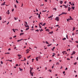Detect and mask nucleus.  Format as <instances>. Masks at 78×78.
Instances as JSON below:
<instances>
[{
    "instance_id": "obj_1",
    "label": "nucleus",
    "mask_w": 78,
    "mask_h": 78,
    "mask_svg": "<svg viewBox=\"0 0 78 78\" xmlns=\"http://www.w3.org/2000/svg\"><path fill=\"white\" fill-rule=\"evenodd\" d=\"M76 53V52H75L74 51H73V53L71 54V55H75V54Z\"/></svg>"
},
{
    "instance_id": "obj_2",
    "label": "nucleus",
    "mask_w": 78,
    "mask_h": 78,
    "mask_svg": "<svg viewBox=\"0 0 78 78\" xmlns=\"http://www.w3.org/2000/svg\"><path fill=\"white\" fill-rule=\"evenodd\" d=\"M30 73L31 76H33V72H31V71H30Z\"/></svg>"
},
{
    "instance_id": "obj_3",
    "label": "nucleus",
    "mask_w": 78,
    "mask_h": 78,
    "mask_svg": "<svg viewBox=\"0 0 78 78\" xmlns=\"http://www.w3.org/2000/svg\"><path fill=\"white\" fill-rule=\"evenodd\" d=\"M55 20H57V21H58L59 20V17H57L55 18Z\"/></svg>"
},
{
    "instance_id": "obj_4",
    "label": "nucleus",
    "mask_w": 78,
    "mask_h": 78,
    "mask_svg": "<svg viewBox=\"0 0 78 78\" xmlns=\"http://www.w3.org/2000/svg\"><path fill=\"white\" fill-rule=\"evenodd\" d=\"M71 9V8H70V7H68V11H70Z\"/></svg>"
},
{
    "instance_id": "obj_5",
    "label": "nucleus",
    "mask_w": 78,
    "mask_h": 78,
    "mask_svg": "<svg viewBox=\"0 0 78 78\" xmlns=\"http://www.w3.org/2000/svg\"><path fill=\"white\" fill-rule=\"evenodd\" d=\"M38 58L39 59H41V55H39L38 57Z\"/></svg>"
},
{
    "instance_id": "obj_6",
    "label": "nucleus",
    "mask_w": 78,
    "mask_h": 78,
    "mask_svg": "<svg viewBox=\"0 0 78 78\" xmlns=\"http://www.w3.org/2000/svg\"><path fill=\"white\" fill-rule=\"evenodd\" d=\"M36 59L37 61H38V57H37L36 58Z\"/></svg>"
},
{
    "instance_id": "obj_7",
    "label": "nucleus",
    "mask_w": 78,
    "mask_h": 78,
    "mask_svg": "<svg viewBox=\"0 0 78 78\" xmlns=\"http://www.w3.org/2000/svg\"><path fill=\"white\" fill-rule=\"evenodd\" d=\"M67 14V13H66V12H62V14Z\"/></svg>"
},
{
    "instance_id": "obj_8",
    "label": "nucleus",
    "mask_w": 78,
    "mask_h": 78,
    "mask_svg": "<svg viewBox=\"0 0 78 78\" xmlns=\"http://www.w3.org/2000/svg\"><path fill=\"white\" fill-rule=\"evenodd\" d=\"M25 27H28V28H29V25H27V26H26V25L25 24Z\"/></svg>"
},
{
    "instance_id": "obj_9",
    "label": "nucleus",
    "mask_w": 78,
    "mask_h": 78,
    "mask_svg": "<svg viewBox=\"0 0 78 78\" xmlns=\"http://www.w3.org/2000/svg\"><path fill=\"white\" fill-rule=\"evenodd\" d=\"M5 5V2H4V3H3L2 4V5Z\"/></svg>"
},
{
    "instance_id": "obj_10",
    "label": "nucleus",
    "mask_w": 78,
    "mask_h": 78,
    "mask_svg": "<svg viewBox=\"0 0 78 78\" xmlns=\"http://www.w3.org/2000/svg\"><path fill=\"white\" fill-rule=\"evenodd\" d=\"M23 34H24V33H21L20 34V36H22V35H23Z\"/></svg>"
},
{
    "instance_id": "obj_11",
    "label": "nucleus",
    "mask_w": 78,
    "mask_h": 78,
    "mask_svg": "<svg viewBox=\"0 0 78 78\" xmlns=\"http://www.w3.org/2000/svg\"><path fill=\"white\" fill-rule=\"evenodd\" d=\"M53 31H51L49 33V34H53Z\"/></svg>"
},
{
    "instance_id": "obj_12",
    "label": "nucleus",
    "mask_w": 78,
    "mask_h": 78,
    "mask_svg": "<svg viewBox=\"0 0 78 78\" xmlns=\"http://www.w3.org/2000/svg\"><path fill=\"white\" fill-rule=\"evenodd\" d=\"M33 68H30V72H31V71H32V70H33Z\"/></svg>"
},
{
    "instance_id": "obj_13",
    "label": "nucleus",
    "mask_w": 78,
    "mask_h": 78,
    "mask_svg": "<svg viewBox=\"0 0 78 78\" xmlns=\"http://www.w3.org/2000/svg\"><path fill=\"white\" fill-rule=\"evenodd\" d=\"M53 15H52V16H49V17H48V19H50V18H51V17H53Z\"/></svg>"
},
{
    "instance_id": "obj_14",
    "label": "nucleus",
    "mask_w": 78,
    "mask_h": 78,
    "mask_svg": "<svg viewBox=\"0 0 78 78\" xmlns=\"http://www.w3.org/2000/svg\"><path fill=\"white\" fill-rule=\"evenodd\" d=\"M7 12H8L7 13L8 14H10V12H9V10H8V11H7Z\"/></svg>"
},
{
    "instance_id": "obj_15",
    "label": "nucleus",
    "mask_w": 78,
    "mask_h": 78,
    "mask_svg": "<svg viewBox=\"0 0 78 78\" xmlns=\"http://www.w3.org/2000/svg\"><path fill=\"white\" fill-rule=\"evenodd\" d=\"M14 19L15 20H17V19H18V18H16V17H14Z\"/></svg>"
},
{
    "instance_id": "obj_16",
    "label": "nucleus",
    "mask_w": 78,
    "mask_h": 78,
    "mask_svg": "<svg viewBox=\"0 0 78 78\" xmlns=\"http://www.w3.org/2000/svg\"><path fill=\"white\" fill-rule=\"evenodd\" d=\"M60 3L61 4H62V3H63V2L62 1H60Z\"/></svg>"
},
{
    "instance_id": "obj_17",
    "label": "nucleus",
    "mask_w": 78,
    "mask_h": 78,
    "mask_svg": "<svg viewBox=\"0 0 78 78\" xmlns=\"http://www.w3.org/2000/svg\"><path fill=\"white\" fill-rule=\"evenodd\" d=\"M72 9H73V10H74V9H75V7L72 6Z\"/></svg>"
},
{
    "instance_id": "obj_18",
    "label": "nucleus",
    "mask_w": 78,
    "mask_h": 78,
    "mask_svg": "<svg viewBox=\"0 0 78 78\" xmlns=\"http://www.w3.org/2000/svg\"><path fill=\"white\" fill-rule=\"evenodd\" d=\"M17 56H19V57H20L22 56L20 55H19V54Z\"/></svg>"
},
{
    "instance_id": "obj_19",
    "label": "nucleus",
    "mask_w": 78,
    "mask_h": 78,
    "mask_svg": "<svg viewBox=\"0 0 78 78\" xmlns=\"http://www.w3.org/2000/svg\"><path fill=\"white\" fill-rule=\"evenodd\" d=\"M59 65V63L58 62H57L56 63V65Z\"/></svg>"
},
{
    "instance_id": "obj_20",
    "label": "nucleus",
    "mask_w": 78,
    "mask_h": 78,
    "mask_svg": "<svg viewBox=\"0 0 78 78\" xmlns=\"http://www.w3.org/2000/svg\"><path fill=\"white\" fill-rule=\"evenodd\" d=\"M55 48V47H54L52 49H51L52 51H53V50Z\"/></svg>"
},
{
    "instance_id": "obj_21",
    "label": "nucleus",
    "mask_w": 78,
    "mask_h": 78,
    "mask_svg": "<svg viewBox=\"0 0 78 78\" xmlns=\"http://www.w3.org/2000/svg\"><path fill=\"white\" fill-rule=\"evenodd\" d=\"M19 69L20 70V71H22V70H23L22 69H21L20 68H19Z\"/></svg>"
},
{
    "instance_id": "obj_22",
    "label": "nucleus",
    "mask_w": 78,
    "mask_h": 78,
    "mask_svg": "<svg viewBox=\"0 0 78 78\" xmlns=\"http://www.w3.org/2000/svg\"><path fill=\"white\" fill-rule=\"evenodd\" d=\"M62 40H63V41H64V40H66V38H64L62 39Z\"/></svg>"
},
{
    "instance_id": "obj_23",
    "label": "nucleus",
    "mask_w": 78,
    "mask_h": 78,
    "mask_svg": "<svg viewBox=\"0 0 78 78\" xmlns=\"http://www.w3.org/2000/svg\"><path fill=\"white\" fill-rule=\"evenodd\" d=\"M30 57H31V55H30L29 56H28L27 57V58L28 59H29V58H30Z\"/></svg>"
},
{
    "instance_id": "obj_24",
    "label": "nucleus",
    "mask_w": 78,
    "mask_h": 78,
    "mask_svg": "<svg viewBox=\"0 0 78 78\" xmlns=\"http://www.w3.org/2000/svg\"><path fill=\"white\" fill-rule=\"evenodd\" d=\"M46 31H48V32H49V29H47L46 30Z\"/></svg>"
},
{
    "instance_id": "obj_25",
    "label": "nucleus",
    "mask_w": 78,
    "mask_h": 78,
    "mask_svg": "<svg viewBox=\"0 0 78 78\" xmlns=\"http://www.w3.org/2000/svg\"><path fill=\"white\" fill-rule=\"evenodd\" d=\"M45 25H46V23H44L42 25V26H45Z\"/></svg>"
},
{
    "instance_id": "obj_26",
    "label": "nucleus",
    "mask_w": 78,
    "mask_h": 78,
    "mask_svg": "<svg viewBox=\"0 0 78 78\" xmlns=\"http://www.w3.org/2000/svg\"><path fill=\"white\" fill-rule=\"evenodd\" d=\"M25 23L26 24L27 26H28V24L27 23V22H25Z\"/></svg>"
},
{
    "instance_id": "obj_27",
    "label": "nucleus",
    "mask_w": 78,
    "mask_h": 78,
    "mask_svg": "<svg viewBox=\"0 0 78 78\" xmlns=\"http://www.w3.org/2000/svg\"><path fill=\"white\" fill-rule=\"evenodd\" d=\"M51 45V44H49L48 45V47H50Z\"/></svg>"
},
{
    "instance_id": "obj_28",
    "label": "nucleus",
    "mask_w": 78,
    "mask_h": 78,
    "mask_svg": "<svg viewBox=\"0 0 78 78\" xmlns=\"http://www.w3.org/2000/svg\"><path fill=\"white\" fill-rule=\"evenodd\" d=\"M75 27H73V31H74V30H75Z\"/></svg>"
},
{
    "instance_id": "obj_29",
    "label": "nucleus",
    "mask_w": 78,
    "mask_h": 78,
    "mask_svg": "<svg viewBox=\"0 0 78 78\" xmlns=\"http://www.w3.org/2000/svg\"><path fill=\"white\" fill-rule=\"evenodd\" d=\"M41 17V16H40V14H39L38 15V18H40Z\"/></svg>"
},
{
    "instance_id": "obj_30",
    "label": "nucleus",
    "mask_w": 78,
    "mask_h": 78,
    "mask_svg": "<svg viewBox=\"0 0 78 78\" xmlns=\"http://www.w3.org/2000/svg\"><path fill=\"white\" fill-rule=\"evenodd\" d=\"M40 24L41 25H42V24H43V23H40Z\"/></svg>"
},
{
    "instance_id": "obj_31",
    "label": "nucleus",
    "mask_w": 78,
    "mask_h": 78,
    "mask_svg": "<svg viewBox=\"0 0 78 78\" xmlns=\"http://www.w3.org/2000/svg\"><path fill=\"white\" fill-rule=\"evenodd\" d=\"M46 43L47 44H48V42H47V41H46Z\"/></svg>"
},
{
    "instance_id": "obj_32",
    "label": "nucleus",
    "mask_w": 78,
    "mask_h": 78,
    "mask_svg": "<svg viewBox=\"0 0 78 78\" xmlns=\"http://www.w3.org/2000/svg\"><path fill=\"white\" fill-rule=\"evenodd\" d=\"M39 25L40 28H41V26H40V24H39Z\"/></svg>"
},
{
    "instance_id": "obj_33",
    "label": "nucleus",
    "mask_w": 78,
    "mask_h": 78,
    "mask_svg": "<svg viewBox=\"0 0 78 78\" xmlns=\"http://www.w3.org/2000/svg\"><path fill=\"white\" fill-rule=\"evenodd\" d=\"M39 31V30H38V29H37V30H35V31H37V32H38V31Z\"/></svg>"
},
{
    "instance_id": "obj_34",
    "label": "nucleus",
    "mask_w": 78,
    "mask_h": 78,
    "mask_svg": "<svg viewBox=\"0 0 78 78\" xmlns=\"http://www.w3.org/2000/svg\"><path fill=\"white\" fill-rule=\"evenodd\" d=\"M16 2L17 3H19V2H18V1H17V0H16Z\"/></svg>"
},
{
    "instance_id": "obj_35",
    "label": "nucleus",
    "mask_w": 78,
    "mask_h": 78,
    "mask_svg": "<svg viewBox=\"0 0 78 78\" xmlns=\"http://www.w3.org/2000/svg\"><path fill=\"white\" fill-rule=\"evenodd\" d=\"M72 35H73H73H75V33H72Z\"/></svg>"
},
{
    "instance_id": "obj_36",
    "label": "nucleus",
    "mask_w": 78,
    "mask_h": 78,
    "mask_svg": "<svg viewBox=\"0 0 78 78\" xmlns=\"http://www.w3.org/2000/svg\"><path fill=\"white\" fill-rule=\"evenodd\" d=\"M20 41H21V40H17V42H20Z\"/></svg>"
},
{
    "instance_id": "obj_37",
    "label": "nucleus",
    "mask_w": 78,
    "mask_h": 78,
    "mask_svg": "<svg viewBox=\"0 0 78 78\" xmlns=\"http://www.w3.org/2000/svg\"><path fill=\"white\" fill-rule=\"evenodd\" d=\"M69 4H70V5H72V4L71 2H69Z\"/></svg>"
},
{
    "instance_id": "obj_38",
    "label": "nucleus",
    "mask_w": 78,
    "mask_h": 78,
    "mask_svg": "<svg viewBox=\"0 0 78 78\" xmlns=\"http://www.w3.org/2000/svg\"><path fill=\"white\" fill-rule=\"evenodd\" d=\"M15 7L16 8H17V6H16V5L15 4Z\"/></svg>"
},
{
    "instance_id": "obj_39",
    "label": "nucleus",
    "mask_w": 78,
    "mask_h": 78,
    "mask_svg": "<svg viewBox=\"0 0 78 78\" xmlns=\"http://www.w3.org/2000/svg\"><path fill=\"white\" fill-rule=\"evenodd\" d=\"M68 19L69 20H73V19Z\"/></svg>"
},
{
    "instance_id": "obj_40",
    "label": "nucleus",
    "mask_w": 78,
    "mask_h": 78,
    "mask_svg": "<svg viewBox=\"0 0 78 78\" xmlns=\"http://www.w3.org/2000/svg\"><path fill=\"white\" fill-rule=\"evenodd\" d=\"M1 63L2 64H3V62H2V61H1Z\"/></svg>"
},
{
    "instance_id": "obj_41",
    "label": "nucleus",
    "mask_w": 78,
    "mask_h": 78,
    "mask_svg": "<svg viewBox=\"0 0 78 78\" xmlns=\"http://www.w3.org/2000/svg\"><path fill=\"white\" fill-rule=\"evenodd\" d=\"M36 9V12H37L38 11V10L37 9Z\"/></svg>"
},
{
    "instance_id": "obj_42",
    "label": "nucleus",
    "mask_w": 78,
    "mask_h": 78,
    "mask_svg": "<svg viewBox=\"0 0 78 78\" xmlns=\"http://www.w3.org/2000/svg\"><path fill=\"white\" fill-rule=\"evenodd\" d=\"M48 71H49V72H51V70H50V69L48 70Z\"/></svg>"
},
{
    "instance_id": "obj_43",
    "label": "nucleus",
    "mask_w": 78,
    "mask_h": 78,
    "mask_svg": "<svg viewBox=\"0 0 78 78\" xmlns=\"http://www.w3.org/2000/svg\"><path fill=\"white\" fill-rule=\"evenodd\" d=\"M15 30H14V29H13V30L14 31V32H15V33L16 32V31H15Z\"/></svg>"
},
{
    "instance_id": "obj_44",
    "label": "nucleus",
    "mask_w": 78,
    "mask_h": 78,
    "mask_svg": "<svg viewBox=\"0 0 78 78\" xmlns=\"http://www.w3.org/2000/svg\"><path fill=\"white\" fill-rule=\"evenodd\" d=\"M66 37L67 39H68V36L67 35H66Z\"/></svg>"
},
{
    "instance_id": "obj_45",
    "label": "nucleus",
    "mask_w": 78,
    "mask_h": 78,
    "mask_svg": "<svg viewBox=\"0 0 78 78\" xmlns=\"http://www.w3.org/2000/svg\"><path fill=\"white\" fill-rule=\"evenodd\" d=\"M34 48H37V47H36V46H35L34 47Z\"/></svg>"
},
{
    "instance_id": "obj_46",
    "label": "nucleus",
    "mask_w": 78,
    "mask_h": 78,
    "mask_svg": "<svg viewBox=\"0 0 78 78\" xmlns=\"http://www.w3.org/2000/svg\"><path fill=\"white\" fill-rule=\"evenodd\" d=\"M9 52H7V53H5V54H9Z\"/></svg>"
},
{
    "instance_id": "obj_47",
    "label": "nucleus",
    "mask_w": 78,
    "mask_h": 78,
    "mask_svg": "<svg viewBox=\"0 0 78 78\" xmlns=\"http://www.w3.org/2000/svg\"><path fill=\"white\" fill-rule=\"evenodd\" d=\"M29 29V27L26 29V30H28Z\"/></svg>"
},
{
    "instance_id": "obj_48",
    "label": "nucleus",
    "mask_w": 78,
    "mask_h": 78,
    "mask_svg": "<svg viewBox=\"0 0 78 78\" xmlns=\"http://www.w3.org/2000/svg\"><path fill=\"white\" fill-rule=\"evenodd\" d=\"M65 8H67V6L65 5Z\"/></svg>"
},
{
    "instance_id": "obj_49",
    "label": "nucleus",
    "mask_w": 78,
    "mask_h": 78,
    "mask_svg": "<svg viewBox=\"0 0 78 78\" xmlns=\"http://www.w3.org/2000/svg\"><path fill=\"white\" fill-rule=\"evenodd\" d=\"M14 9H13L12 10V11L13 12L14 11Z\"/></svg>"
},
{
    "instance_id": "obj_50",
    "label": "nucleus",
    "mask_w": 78,
    "mask_h": 78,
    "mask_svg": "<svg viewBox=\"0 0 78 78\" xmlns=\"http://www.w3.org/2000/svg\"><path fill=\"white\" fill-rule=\"evenodd\" d=\"M74 65H76V62L75 63H74Z\"/></svg>"
},
{
    "instance_id": "obj_51",
    "label": "nucleus",
    "mask_w": 78,
    "mask_h": 78,
    "mask_svg": "<svg viewBox=\"0 0 78 78\" xmlns=\"http://www.w3.org/2000/svg\"><path fill=\"white\" fill-rule=\"evenodd\" d=\"M75 42H76V43H77V44L78 43V41H75Z\"/></svg>"
},
{
    "instance_id": "obj_52",
    "label": "nucleus",
    "mask_w": 78,
    "mask_h": 78,
    "mask_svg": "<svg viewBox=\"0 0 78 78\" xmlns=\"http://www.w3.org/2000/svg\"><path fill=\"white\" fill-rule=\"evenodd\" d=\"M2 16H0V20H2Z\"/></svg>"
},
{
    "instance_id": "obj_53",
    "label": "nucleus",
    "mask_w": 78,
    "mask_h": 78,
    "mask_svg": "<svg viewBox=\"0 0 78 78\" xmlns=\"http://www.w3.org/2000/svg\"><path fill=\"white\" fill-rule=\"evenodd\" d=\"M53 9H55V10L56 11V8H54Z\"/></svg>"
},
{
    "instance_id": "obj_54",
    "label": "nucleus",
    "mask_w": 78,
    "mask_h": 78,
    "mask_svg": "<svg viewBox=\"0 0 78 78\" xmlns=\"http://www.w3.org/2000/svg\"><path fill=\"white\" fill-rule=\"evenodd\" d=\"M42 11L43 12H46V11H46V10H45V11Z\"/></svg>"
},
{
    "instance_id": "obj_55",
    "label": "nucleus",
    "mask_w": 78,
    "mask_h": 78,
    "mask_svg": "<svg viewBox=\"0 0 78 78\" xmlns=\"http://www.w3.org/2000/svg\"><path fill=\"white\" fill-rule=\"evenodd\" d=\"M16 67H17V66H18V64H16Z\"/></svg>"
},
{
    "instance_id": "obj_56",
    "label": "nucleus",
    "mask_w": 78,
    "mask_h": 78,
    "mask_svg": "<svg viewBox=\"0 0 78 78\" xmlns=\"http://www.w3.org/2000/svg\"><path fill=\"white\" fill-rule=\"evenodd\" d=\"M22 58V56H21V57H19V59H21V58Z\"/></svg>"
},
{
    "instance_id": "obj_57",
    "label": "nucleus",
    "mask_w": 78,
    "mask_h": 78,
    "mask_svg": "<svg viewBox=\"0 0 78 78\" xmlns=\"http://www.w3.org/2000/svg\"><path fill=\"white\" fill-rule=\"evenodd\" d=\"M68 69L67 68H66V69H65V70H67Z\"/></svg>"
},
{
    "instance_id": "obj_58",
    "label": "nucleus",
    "mask_w": 78,
    "mask_h": 78,
    "mask_svg": "<svg viewBox=\"0 0 78 78\" xmlns=\"http://www.w3.org/2000/svg\"><path fill=\"white\" fill-rule=\"evenodd\" d=\"M69 18H70V19H73V18H72V17L70 16H69Z\"/></svg>"
},
{
    "instance_id": "obj_59",
    "label": "nucleus",
    "mask_w": 78,
    "mask_h": 78,
    "mask_svg": "<svg viewBox=\"0 0 78 78\" xmlns=\"http://www.w3.org/2000/svg\"><path fill=\"white\" fill-rule=\"evenodd\" d=\"M24 58V61H26V58Z\"/></svg>"
},
{
    "instance_id": "obj_60",
    "label": "nucleus",
    "mask_w": 78,
    "mask_h": 78,
    "mask_svg": "<svg viewBox=\"0 0 78 78\" xmlns=\"http://www.w3.org/2000/svg\"><path fill=\"white\" fill-rule=\"evenodd\" d=\"M41 31H43V30L42 29H41Z\"/></svg>"
},
{
    "instance_id": "obj_61",
    "label": "nucleus",
    "mask_w": 78,
    "mask_h": 78,
    "mask_svg": "<svg viewBox=\"0 0 78 78\" xmlns=\"http://www.w3.org/2000/svg\"><path fill=\"white\" fill-rule=\"evenodd\" d=\"M5 22H6V21H5V22H3V23H5Z\"/></svg>"
},
{
    "instance_id": "obj_62",
    "label": "nucleus",
    "mask_w": 78,
    "mask_h": 78,
    "mask_svg": "<svg viewBox=\"0 0 78 78\" xmlns=\"http://www.w3.org/2000/svg\"><path fill=\"white\" fill-rule=\"evenodd\" d=\"M13 37H16V35L15 36Z\"/></svg>"
},
{
    "instance_id": "obj_63",
    "label": "nucleus",
    "mask_w": 78,
    "mask_h": 78,
    "mask_svg": "<svg viewBox=\"0 0 78 78\" xmlns=\"http://www.w3.org/2000/svg\"><path fill=\"white\" fill-rule=\"evenodd\" d=\"M23 3H22V5H21V7H22V6H23Z\"/></svg>"
},
{
    "instance_id": "obj_64",
    "label": "nucleus",
    "mask_w": 78,
    "mask_h": 78,
    "mask_svg": "<svg viewBox=\"0 0 78 78\" xmlns=\"http://www.w3.org/2000/svg\"><path fill=\"white\" fill-rule=\"evenodd\" d=\"M67 60H70V59H69V58H67Z\"/></svg>"
}]
</instances>
